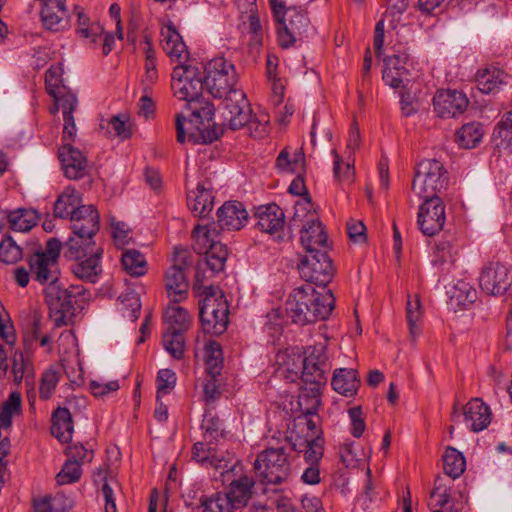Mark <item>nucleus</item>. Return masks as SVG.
Here are the masks:
<instances>
[{
  "mask_svg": "<svg viewBox=\"0 0 512 512\" xmlns=\"http://www.w3.org/2000/svg\"><path fill=\"white\" fill-rule=\"evenodd\" d=\"M61 248L62 243L51 238L47 241L45 250H37L27 259L34 280L41 284L48 283L45 299L55 328L69 325L73 317L83 309L85 299L82 285L71 284L64 288L59 282L58 258Z\"/></svg>",
  "mask_w": 512,
  "mask_h": 512,
  "instance_id": "f257e3e1",
  "label": "nucleus"
},
{
  "mask_svg": "<svg viewBox=\"0 0 512 512\" xmlns=\"http://www.w3.org/2000/svg\"><path fill=\"white\" fill-rule=\"evenodd\" d=\"M171 87L174 95L186 101L187 108L191 110V124L199 131L207 129L204 121L210 122L213 118V107L201 102L202 92L205 88L203 79L199 77L195 66L179 64L172 72Z\"/></svg>",
  "mask_w": 512,
  "mask_h": 512,
  "instance_id": "f03ea898",
  "label": "nucleus"
},
{
  "mask_svg": "<svg viewBox=\"0 0 512 512\" xmlns=\"http://www.w3.org/2000/svg\"><path fill=\"white\" fill-rule=\"evenodd\" d=\"M334 307L335 297L331 290L318 291L311 285L295 288L286 301L288 316L299 325L326 320Z\"/></svg>",
  "mask_w": 512,
  "mask_h": 512,
  "instance_id": "7ed1b4c3",
  "label": "nucleus"
},
{
  "mask_svg": "<svg viewBox=\"0 0 512 512\" xmlns=\"http://www.w3.org/2000/svg\"><path fill=\"white\" fill-rule=\"evenodd\" d=\"M72 234L65 242V257L80 258L95 246V236L100 229V215L93 205H82L72 214Z\"/></svg>",
  "mask_w": 512,
  "mask_h": 512,
  "instance_id": "20e7f679",
  "label": "nucleus"
},
{
  "mask_svg": "<svg viewBox=\"0 0 512 512\" xmlns=\"http://www.w3.org/2000/svg\"><path fill=\"white\" fill-rule=\"evenodd\" d=\"M290 228L300 227L301 244L308 253H325L328 247L327 234L309 199L297 201Z\"/></svg>",
  "mask_w": 512,
  "mask_h": 512,
  "instance_id": "39448f33",
  "label": "nucleus"
},
{
  "mask_svg": "<svg viewBox=\"0 0 512 512\" xmlns=\"http://www.w3.org/2000/svg\"><path fill=\"white\" fill-rule=\"evenodd\" d=\"M269 5L278 25V42L282 48L292 47L306 37L309 19L303 10L287 8L282 0H269Z\"/></svg>",
  "mask_w": 512,
  "mask_h": 512,
  "instance_id": "423d86ee",
  "label": "nucleus"
},
{
  "mask_svg": "<svg viewBox=\"0 0 512 512\" xmlns=\"http://www.w3.org/2000/svg\"><path fill=\"white\" fill-rule=\"evenodd\" d=\"M257 477L265 484H280L290 475V462L284 446L268 447L257 455L254 462Z\"/></svg>",
  "mask_w": 512,
  "mask_h": 512,
  "instance_id": "0eeeda50",
  "label": "nucleus"
},
{
  "mask_svg": "<svg viewBox=\"0 0 512 512\" xmlns=\"http://www.w3.org/2000/svg\"><path fill=\"white\" fill-rule=\"evenodd\" d=\"M205 76L203 82L207 91L215 98H223L232 91H240L236 88L238 78L232 62L224 57L211 59L204 67Z\"/></svg>",
  "mask_w": 512,
  "mask_h": 512,
  "instance_id": "6e6552de",
  "label": "nucleus"
},
{
  "mask_svg": "<svg viewBox=\"0 0 512 512\" xmlns=\"http://www.w3.org/2000/svg\"><path fill=\"white\" fill-rule=\"evenodd\" d=\"M448 172L436 159H424L418 165L412 182V190L421 198H439L446 189Z\"/></svg>",
  "mask_w": 512,
  "mask_h": 512,
  "instance_id": "1a4fd4ad",
  "label": "nucleus"
},
{
  "mask_svg": "<svg viewBox=\"0 0 512 512\" xmlns=\"http://www.w3.org/2000/svg\"><path fill=\"white\" fill-rule=\"evenodd\" d=\"M215 236L216 229L208 226L197 225L193 231L195 249L198 253L205 254L204 259L199 262L209 268L211 274L223 271L228 256L226 246L216 241Z\"/></svg>",
  "mask_w": 512,
  "mask_h": 512,
  "instance_id": "9d476101",
  "label": "nucleus"
},
{
  "mask_svg": "<svg viewBox=\"0 0 512 512\" xmlns=\"http://www.w3.org/2000/svg\"><path fill=\"white\" fill-rule=\"evenodd\" d=\"M190 252L182 247H175L172 265L164 275V287L171 302L180 303L188 295L189 282L184 270L190 264Z\"/></svg>",
  "mask_w": 512,
  "mask_h": 512,
  "instance_id": "9b49d317",
  "label": "nucleus"
},
{
  "mask_svg": "<svg viewBox=\"0 0 512 512\" xmlns=\"http://www.w3.org/2000/svg\"><path fill=\"white\" fill-rule=\"evenodd\" d=\"M228 304L221 291L203 297L200 302V320L205 333L223 334L228 326Z\"/></svg>",
  "mask_w": 512,
  "mask_h": 512,
  "instance_id": "f8f14e48",
  "label": "nucleus"
},
{
  "mask_svg": "<svg viewBox=\"0 0 512 512\" xmlns=\"http://www.w3.org/2000/svg\"><path fill=\"white\" fill-rule=\"evenodd\" d=\"M301 278L317 286H325L332 280L334 269L327 253H308L298 265Z\"/></svg>",
  "mask_w": 512,
  "mask_h": 512,
  "instance_id": "ddd939ff",
  "label": "nucleus"
},
{
  "mask_svg": "<svg viewBox=\"0 0 512 512\" xmlns=\"http://www.w3.org/2000/svg\"><path fill=\"white\" fill-rule=\"evenodd\" d=\"M224 110L222 112L224 126L231 130H238L251 120L252 110L243 91H232L224 97Z\"/></svg>",
  "mask_w": 512,
  "mask_h": 512,
  "instance_id": "4468645a",
  "label": "nucleus"
},
{
  "mask_svg": "<svg viewBox=\"0 0 512 512\" xmlns=\"http://www.w3.org/2000/svg\"><path fill=\"white\" fill-rule=\"evenodd\" d=\"M420 205L417 217V224L420 231L432 237L438 234L446 222L445 205L440 198H424Z\"/></svg>",
  "mask_w": 512,
  "mask_h": 512,
  "instance_id": "2eb2a0df",
  "label": "nucleus"
},
{
  "mask_svg": "<svg viewBox=\"0 0 512 512\" xmlns=\"http://www.w3.org/2000/svg\"><path fill=\"white\" fill-rule=\"evenodd\" d=\"M329 370L330 364L325 347L323 345L310 347L303 360L302 381L326 384Z\"/></svg>",
  "mask_w": 512,
  "mask_h": 512,
  "instance_id": "dca6fc26",
  "label": "nucleus"
},
{
  "mask_svg": "<svg viewBox=\"0 0 512 512\" xmlns=\"http://www.w3.org/2000/svg\"><path fill=\"white\" fill-rule=\"evenodd\" d=\"M479 285L488 295H502L510 286L509 268L500 262H491L483 267Z\"/></svg>",
  "mask_w": 512,
  "mask_h": 512,
  "instance_id": "f3484780",
  "label": "nucleus"
},
{
  "mask_svg": "<svg viewBox=\"0 0 512 512\" xmlns=\"http://www.w3.org/2000/svg\"><path fill=\"white\" fill-rule=\"evenodd\" d=\"M469 104L467 96L457 90H439L433 98V107L441 118H454L464 113Z\"/></svg>",
  "mask_w": 512,
  "mask_h": 512,
  "instance_id": "a211bd4d",
  "label": "nucleus"
},
{
  "mask_svg": "<svg viewBox=\"0 0 512 512\" xmlns=\"http://www.w3.org/2000/svg\"><path fill=\"white\" fill-rule=\"evenodd\" d=\"M256 226L259 230L275 236L277 239L283 238L285 226V214L283 210L275 203L262 205L256 209Z\"/></svg>",
  "mask_w": 512,
  "mask_h": 512,
  "instance_id": "6ab92c4d",
  "label": "nucleus"
},
{
  "mask_svg": "<svg viewBox=\"0 0 512 512\" xmlns=\"http://www.w3.org/2000/svg\"><path fill=\"white\" fill-rule=\"evenodd\" d=\"M382 79L386 85L393 89L411 90L409 71L405 67V58L399 55L386 57Z\"/></svg>",
  "mask_w": 512,
  "mask_h": 512,
  "instance_id": "aec40b11",
  "label": "nucleus"
},
{
  "mask_svg": "<svg viewBox=\"0 0 512 512\" xmlns=\"http://www.w3.org/2000/svg\"><path fill=\"white\" fill-rule=\"evenodd\" d=\"M59 159L67 178L77 180L86 174L88 161L83 153L72 145L63 144L59 148Z\"/></svg>",
  "mask_w": 512,
  "mask_h": 512,
  "instance_id": "412c9836",
  "label": "nucleus"
},
{
  "mask_svg": "<svg viewBox=\"0 0 512 512\" xmlns=\"http://www.w3.org/2000/svg\"><path fill=\"white\" fill-rule=\"evenodd\" d=\"M160 36L162 48L170 59L179 62V64H185L189 53L181 35L172 22L162 26Z\"/></svg>",
  "mask_w": 512,
  "mask_h": 512,
  "instance_id": "4be33fe9",
  "label": "nucleus"
},
{
  "mask_svg": "<svg viewBox=\"0 0 512 512\" xmlns=\"http://www.w3.org/2000/svg\"><path fill=\"white\" fill-rule=\"evenodd\" d=\"M101 248L92 247L86 255L80 258H70L76 262L72 265V271L79 279L95 283L102 271L100 264Z\"/></svg>",
  "mask_w": 512,
  "mask_h": 512,
  "instance_id": "5701e85b",
  "label": "nucleus"
},
{
  "mask_svg": "<svg viewBox=\"0 0 512 512\" xmlns=\"http://www.w3.org/2000/svg\"><path fill=\"white\" fill-rule=\"evenodd\" d=\"M463 416L466 425L473 432H480L486 429L492 419L490 407L479 398L470 400L463 407Z\"/></svg>",
  "mask_w": 512,
  "mask_h": 512,
  "instance_id": "b1692460",
  "label": "nucleus"
},
{
  "mask_svg": "<svg viewBox=\"0 0 512 512\" xmlns=\"http://www.w3.org/2000/svg\"><path fill=\"white\" fill-rule=\"evenodd\" d=\"M218 223L222 229L240 230L248 220V213L241 202H225L217 211Z\"/></svg>",
  "mask_w": 512,
  "mask_h": 512,
  "instance_id": "393cba45",
  "label": "nucleus"
},
{
  "mask_svg": "<svg viewBox=\"0 0 512 512\" xmlns=\"http://www.w3.org/2000/svg\"><path fill=\"white\" fill-rule=\"evenodd\" d=\"M188 205L195 216L207 217L214 207L211 184L207 181L198 183L196 190L188 194Z\"/></svg>",
  "mask_w": 512,
  "mask_h": 512,
  "instance_id": "a878e982",
  "label": "nucleus"
},
{
  "mask_svg": "<svg viewBox=\"0 0 512 512\" xmlns=\"http://www.w3.org/2000/svg\"><path fill=\"white\" fill-rule=\"evenodd\" d=\"M254 484L253 478L247 475H241L238 479L231 481L228 492L223 495L227 497L233 510L247 505L253 495Z\"/></svg>",
  "mask_w": 512,
  "mask_h": 512,
  "instance_id": "bb28decb",
  "label": "nucleus"
},
{
  "mask_svg": "<svg viewBox=\"0 0 512 512\" xmlns=\"http://www.w3.org/2000/svg\"><path fill=\"white\" fill-rule=\"evenodd\" d=\"M43 25L52 31H60L68 25V14L65 0H49L43 4L41 10Z\"/></svg>",
  "mask_w": 512,
  "mask_h": 512,
  "instance_id": "cd10ccee",
  "label": "nucleus"
},
{
  "mask_svg": "<svg viewBox=\"0 0 512 512\" xmlns=\"http://www.w3.org/2000/svg\"><path fill=\"white\" fill-rule=\"evenodd\" d=\"M331 385L335 392L345 397L355 396L360 387V379L357 370L353 368L335 369Z\"/></svg>",
  "mask_w": 512,
  "mask_h": 512,
  "instance_id": "c85d7f7f",
  "label": "nucleus"
},
{
  "mask_svg": "<svg viewBox=\"0 0 512 512\" xmlns=\"http://www.w3.org/2000/svg\"><path fill=\"white\" fill-rule=\"evenodd\" d=\"M81 194L72 186H68L58 196L54 204V215L58 218H69L71 220L72 214L81 205Z\"/></svg>",
  "mask_w": 512,
  "mask_h": 512,
  "instance_id": "c756f323",
  "label": "nucleus"
},
{
  "mask_svg": "<svg viewBox=\"0 0 512 512\" xmlns=\"http://www.w3.org/2000/svg\"><path fill=\"white\" fill-rule=\"evenodd\" d=\"M172 302L165 310V331L186 332L191 324V316L186 309Z\"/></svg>",
  "mask_w": 512,
  "mask_h": 512,
  "instance_id": "7c9ffc66",
  "label": "nucleus"
},
{
  "mask_svg": "<svg viewBox=\"0 0 512 512\" xmlns=\"http://www.w3.org/2000/svg\"><path fill=\"white\" fill-rule=\"evenodd\" d=\"M51 433L62 443H67L72 439L73 422L67 408H58L53 412Z\"/></svg>",
  "mask_w": 512,
  "mask_h": 512,
  "instance_id": "2f4dec72",
  "label": "nucleus"
},
{
  "mask_svg": "<svg viewBox=\"0 0 512 512\" xmlns=\"http://www.w3.org/2000/svg\"><path fill=\"white\" fill-rule=\"evenodd\" d=\"M507 74L496 67H487L476 76L477 87L482 93H493L506 83Z\"/></svg>",
  "mask_w": 512,
  "mask_h": 512,
  "instance_id": "473e14b6",
  "label": "nucleus"
},
{
  "mask_svg": "<svg viewBox=\"0 0 512 512\" xmlns=\"http://www.w3.org/2000/svg\"><path fill=\"white\" fill-rule=\"evenodd\" d=\"M294 450L304 452V459L308 464H318L324 453V439L316 436L312 439H297L292 444Z\"/></svg>",
  "mask_w": 512,
  "mask_h": 512,
  "instance_id": "72a5a7b5",
  "label": "nucleus"
},
{
  "mask_svg": "<svg viewBox=\"0 0 512 512\" xmlns=\"http://www.w3.org/2000/svg\"><path fill=\"white\" fill-rule=\"evenodd\" d=\"M484 135L483 127L478 122H469L456 132L455 140L457 144L464 149L476 147Z\"/></svg>",
  "mask_w": 512,
  "mask_h": 512,
  "instance_id": "f704fd0d",
  "label": "nucleus"
},
{
  "mask_svg": "<svg viewBox=\"0 0 512 512\" xmlns=\"http://www.w3.org/2000/svg\"><path fill=\"white\" fill-rule=\"evenodd\" d=\"M7 219L12 230L26 232L37 224L39 217L37 212L33 209L19 208L10 211L7 215Z\"/></svg>",
  "mask_w": 512,
  "mask_h": 512,
  "instance_id": "c9c22d12",
  "label": "nucleus"
},
{
  "mask_svg": "<svg viewBox=\"0 0 512 512\" xmlns=\"http://www.w3.org/2000/svg\"><path fill=\"white\" fill-rule=\"evenodd\" d=\"M75 13L78 18L79 36L87 41L90 45L97 44V38H101L103 34V27L99 23H90L89 18L85 15L83 8L80 6L75 7Z\"/></svg>",
  "mask_w": 512,
  "mask_h": 512,
  "instance_id": "e433bc0d",
  "label": "nucleus"
},
{
  "mask_svg": "<svg viewBox=\"0 0 512 512\" xmlns=\"http://www.w3.org/2000/svg\"><path fill=\"white\" fill-rule=\"evenodd\" d=\"M305 165V154L302 149H296L292 154L285 147L276 159V167L284 172L296 173Z\"/></svg>",
  "mask_w": 512,
  "mask_h": 512,
  "instance_id": "4c0bfd02",
  "label": "nucleus"
},
{
  "mask_svg": "<svg viewBox=\"0 0 512 512\" xmlns=\"http://www.w3.org/2000/svg\"><path fill=\"white\" fill-rule=\"evenodd\" d=\"M205 370L210 377L220 374L223 367L222 349L219 343L208 341L204 346Z\"/></svg>",
  "mask_w": 512,
  "mask_h": 512,
  "instance_id": "58836bf2",
  "label": "nucleus"
},
{
  "mask_svg": "<svg viewBox=\"0 0 512 512\" xmlns=\"http://www.w3.org/2000/svg\"><path fill=\"white\" fill-rule=\"evenodd\" d=\"M331 154L333 155L334 178L343 184H351L355 176L354 158L347 156L346 161H344L336 149H333Z\"/></svg>",
  "mask_w": 512,
  "mask_h": 512,
  "instance_id": "ea45409f",
  "label": "nucleus"
},
{
  "mask_svg": "<svg viewBox=\"0 0 512 512\" xmlns=\"http://www.w3.org/2000/svg\"><path fill=\"white\" fill-rule=\"evenodd\" d=\"M123 268L131 276L140 277L147 272V261L145 256L135 249H127L121 257Z\"/></svg>",
  "mask_w": 512,
  "mask_h": 512,
  "instance_id": "a19ab883",
  "label": "nucleus"
},
{
  "mask_svg": "<svg viewBox=\"0 0 512 512\" xmlns=\"http://www.w3.org/2000/svg\"><path fill=\"white\" fill-rule=\"evenodd\" d=\"M466 461L461 452L448 447L443 455V469L445 474L453 479L460 477L465 471Z\"/></svg>",
  "mask_w": 512,
  "mask_h": 512,
  "instance_id": "79ce46f5",
  "label": "nucleus"
},
{
  "mask_svg": "<svg viewBox=\"0 0 512 512\" xmlns=\"http://www.w3.org/2000/svg\"><path fill=\"white\" fill-rule=\"evenodd\" d=\"M406 318L409 326L410 336L416 339L421 332L420 321L422 319V309L420 299L417 295L408 296L406 305Z\"/></svg>",
  "mask_w": 512,
  "mask_h": 512,
  "instance_id": "37998d69",
  "label": "nucleus"
},
{
  "mask_svg": "<svg viewBox=\"0 0 512 512\" xmlns=\"http://www.w3.org/2000/svg\"><path fill=\"white\" fill-rule=\"evenodd\" d=\"M21 404V394L17 391L11 392L0 408V424L2 428L8 429L11 427L12 418L21 412Z\"/></svg>",
  "mask_w": 512,
  "mask_h": 512,
  "instance_id": "c03bdc74",
  "label": "nucleus"
},
{
  "mask_svg": "<svg viewBox=\"0 0 512 512\" xmlns=\"http://www.w3.org/2000/svg\"><path fill=\"white\" fill-rule=\"evenodd\" d=\"M118 300L121 306L120 310L122 311L124 317H127L131 321H135L139 318L141 301L137 292L128 289L121 293Z\"/></svg>",
  "mask_w": 512,
  "mask_h": 512,
  "instance_id": "a18cd8bd",
  "label": "nucleus"
},
{
  "mask_svg": "<svg viewBox=\"0 0 512 512\" xmlns=\"http://www.w3.org/2000/svg\"><path fill=\"white\" fill-rule=\"evenodd\" d=\"M72 506V501L64 495L44 497L34 502V512H66Z\"/></svg>",
  "mask_w": 512,
  "mask_h": 512,
  "instance_id": "49530a36",
  "label": "nucleus"
},
{
  "mask_svg": "<svg viewBox=\"0 0 512 512\" xmlns=\"http://www.w3.org/2000/svg\"><path fill=\"white\" fill-rule=\"evenodd\" d=\"M207 269V267L198 262L192 284V291L196 296L206 297L210 295V292L214 294L220 291L216 286L206 284L209 278L213 275L211 273L207 274Z\"/></svg>",
  "mask_w": 512,
  "mask_h": 512,
  "instance_id": "de8ad7c7",
  "label": "nucleus"
},
{
  "mask_svg": "<svg viewBox=\"0 0 512 512\" xmlns=\"http://www.w3.org/2000/svg\"><path fill=\"white\" fill-rule=\"evenodd\" d=\"M185 332L165 331L162 342L165 350L175 359H181L185 351Z\"/></svg>",
  "mask_w": 512,
  "mask_h": 512,
  "instance_id": "09e8293b",
  "label": "nucleus"
},
{
  "mask_svg": "<svg viewBox=\"0 0 512 512\" xmlns=\"http://www.w3.org/2000/svg\"><path fill=\"white\" fill-rule=\"evenodd\" d=\"M244 25H248V32L252 35V39L256 43H261L263 36V27L257 13L256 5L253 2L249 3V9L246 15L242 16Z\"/></svg>",
  "mask_w": 512,
  "mask_h": 512,
  "instance_id": "8fccbe9b",
  "label": "nucleus"
},
{
  "mask_svg": "<svg viewBox=\"0 0 512 512\" xmlns=\"http://www.w3.org/2000/svg\"><path fill=\"white\" fill-rule=\"evenodd\" d=\"M81 475V464L76 460L68 459L56 475V481L58 485H68L79 481Z\"/></svg>",
  "mask_w": 512,
  "mask_h": 512,
  "instance_id": "3c124183",
  "label": "nucleus"
},
{
  "mask_svg": "<svg viewBox=\"0 0 512 512\" xmlns=\"http://www.w3.org/2000/svg\"><path fill=\"white\" fill-rule=\"evenodd\" d=\"M22 258V249L12 237L7 236L0 242V261L14 264Z\"/></svg>",
  "mask_w": 512,
  "mask_h": 512,
  "instance_id": "603ef678",
  "label": "nucleus"
},
{
  "mask_svg": "<svg viewBox=\"0 0 512 512\" xmlns=\"http://www.w3.org/2000/svg\"><path fill=\"white\" fill-rule=\"evenodd\" d=\"M58 382H59L58 372L53 368L46 370L42 374L41 381H40V388H39L40 398L43 400H48L52 396Z\"/></svg>",
  "mask_w": 512,
  "mask_h": 512,
  "instance_id": "864d4df0",
  "label": "nucleus"
},
{
  "mask_svg": "<svg viewBox=\"0 0 512 512\" xmlns=\"http://www.w3.org/2000/svg\"><path fill=\"white\" fill-rule=\"evenodd\" d=\"M176 374L170 369H162L157 376V401L169 394L175 387Z\"/></svg>",
  "mask_w": 512,
  "mask_h": 512,
  "instance_id": "5fc2aeb1",
  "label": "nucleus"
},
{
  "mask_svg": "<svg viewBox=\"0 0 512 512\" xmlns=\"http://www.w3.org/2000/svg\"><path fill=\"white\" fill-rule=\"evenodd\" d=\"M62 67L60 65H52L45 74L46 90L49 95L57 98L60 94L59 89L62 85Z\"/></svg>",
  "mask_w": 512,
  "mask_h": 512,
  "instance_id": "6e6d98bb",
  "label": "nucleus"
},
{
  "mask_svg": "<svg viewBox=\"0 0 512 512\" xmlns=\"http://www.w3.org/2000/svg\"><path fill=\"white\" fill-rule=\"evenodd\" d=\"M452 298H455L459 304L466 306L475 302L477 292L469 283L459 281L455 285Z\"/></svg>",
  "mask_w": 512,
  "mask_h": 512,
  "instance_id": "4d7b16f0",
  "label": "nucleus"
},
{
  "mask_svg": "<svg viewBox=\"0 0 512 512\" xmlns=\"http://www.w3.org/2000/svg\"><path fill=\"white\" fill-rule=\"evenodd\" d=\"M202 512H234L223 494L218 493L202 502Z\"/></svg>",
  "mask_w": 512,
  "mask_h": 512,
  "instance_id": "13d9d810",
  "label": "nucleus"
},
{
  "mask_svg": "<svg viewBox=\"0 0 512 512\" xmlns=\"http://www.w3.org/2000/svg\"><path fill=\"white\" fill-rule=\"evenodd\" d=\"M250 135L254 138H263L268 133L269 117L264 114H256L251 116V120L247 123Z\"/></svg>",
  "mask_w": 512,
  "mask_h": 512,
  "instance_id": "bf43d9fd",
  "label": "nucleus"
},
{
  "mask_svg": "<svg viewBox=\"0 0 512 512\" xmlns=\"http://www.w3.org/2000/svg\"><path fill=\"white\" fill-rule=\"evenodd\" d=\"M77 346V338L71 330H64L57 340V350L60 356L72 353Z\"/></svg>",
  "mask_w": 512,
  "mask_h": 512,
  "instance_id": "052dcab7",
  "label": "nucleus"
},
{
  "mask_svg": "<svg viewBox=\"0 0 512 512\" xmlns=\"http://www.w3.org/2000/svg\"><path fill=\"white\" fill-rule=\"evenodd\" d=\"M347 233L354 243L361 244L367 240L366 227L360 220L350 219L347 222Z\"/></svg>",
  "mask_w": 512,
  "mask_h": 512,
  "instance_id": "680f3d73",
  "label": "nucleus"
},
{
  "mask_svg": "<svg viewBox=\"0 0 512 512\" xmlns=\"http://www.w3.org/2000/svg\"><path fill=\"white\" fill-rule=\"evenodd\" d=\"M27 366L28 360L26 359L24 352L16 351L13 355L12 363L13 381L16 384H20L22 382Z\"/></svg>",
  "mask_w": 512,
  "mask_h": 512,
  "instance_id": "e2e57ef3",
  "label": "nucleus"
},
{
  "mask_svg": "<svg viewBox=\"0 0 512 512\" xmlns=\"http://www.w3.org/2000/svg\"><path fill=\"white\" fill-rule=\"evenodd\" d=\"M119 387V382L117 380L109 382L93 380L90 382V391L95 397H104L110 393L116 392Z\"/></svg>",
  "mask_w": 512,
  "mask_h": 512,
  "instance_id": "0e129e2a",
  "label": "nucleus"
},
{
  "mask_svg": "<svg viewBox=\"0 0 512 512\" xmlns=\"http://www.w3.org/2000/svg\"><path fill=\"white\" fill-rule=\"evenodd\" d=\"M107 130L110 134L119 136L122 139H126L131 136L130 129L127 128L124 119H122L119 115L112 116L108 120Z\"/></svg>",
  "mask_w": 512,
  "mask_h": 512,
  "instance_id": "69168bd1",
  "label": "nucleus"
},
{
  "mask_svg": "<svg viewBox=\"0 0 512 512\" xmlns=\"http://www.w3.org/2000/svg\"><path fill=\"white\" fill-rule=\"evenodd\" d=\"M57 103H59L60 108L62 109L63 117L73 116V112L78 106V100L75 94L73 93H64L61 96L57 94V98H54Z\"/></svg>",
  "mask_w": 512,
  "mask_h": 512,
  "instance_id": "338daca9",
  "label": "nucleus"
},
{
  "mask_svg": "<svg viewBox=\"0 0 512 512\" xmlns=\"http://www.w3.org/2000/svg\"><path fill=\"white\" fill-rule=\"evenodd\" d=\"M221 421L218 417L212 415L210 412H206L202 420L201 427L205 430V433L211 437H217L221 431Z\"/></svg>",
  "mask_w": 512,
  "mask_h": 512,
  "instance_id": "774afa93",
  "label": "nucleus"
}]
</instances>
